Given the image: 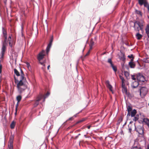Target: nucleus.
Masks as SVG:
<instances>
[{"instance_id":"obj_58","label":"nucleus","mask_w":149,"mask_h":149,"mask_svg":"<svg viewBox=\"0 0 149 149\" xmlns=\"http://www.w3.org/2000/svg\"><path fill=\"white\" fill-rule=\"evenodd\" d=\"M139 14L141 13V12L140 11H139Z\"/></svg>"},{"instance_id":"obj_10","label":"nucleus","mask_w":149,"mask_h":149,"mask_svg":"<svg viewBox=\"0 0 149 149\" xmlns=\"http://www.w3.org/2000/svg\"><path fill=\"white\" fill-rule=\"evenodd\" d=\"M127 108L128 111L127 116H129L130 115V112L132 111V107L131 106L128 105L127 106Z\"/></svg>"},{"instance_id":"obj_49","label":"nucleus","mask_w":149,"mask_h":149,"mask_svg":"<svg viewBox=\"0 0 149 149\" xmlns=\"http://www.w3.org/2000/svg\"><path fill=\"white\" fill-rule=\"evenodd\" d=\"M78 137H79L78 135H77V136H75V139H77V138H78Z\"/></svg>"},{"instance_id":"obj_30","label":"nucleus","mask_w":149,"mask_h":149,"mask_svg":"<svg viewBox=\"0 0 149 149\" xmlns=\"http://www.w3.org/2000/svg\"><path fill=\"white\" fill-rule=\"evenodd\" d=\"M50 93L49 92H47V93L45 94V95L44 97V99L43 101V102H44L45 101V99L49 96V95H50Z\"/></svg>"},{"instance_id":"obj_19","label":"nucleus","mask_w":149,"mask_h":149,"mask_svg":"<svg viewBox=\"0 0 149 149\" xmlns=\"http://www.w3.org/2000/svg\"><path fill=\"white\" fill-rule=\"evenodd\" d=\"M136 37L137 39L138 40L141 39L142 37V36L138 33L136 35Z\"/></svg>"},{"instance_id":"obj_29","label":"nucleus","mask_w":149,"mask_h":149,"mask_svg":"<svg viewBox=\"0 0 149 149\" xmlns=\"http://www.w3.org/2000/svg\"><path fill=\"white\" fill-rule=\"evenodd\" d=\"M124 74L125 77L127 78H128V77H129V73L127 71H125L124 72Z\"/></svg>"},{"instance_id":"obj_35","label":"nucleus","mask_w":149,"mask_h":149,"mask_svg":"<svg viewBox=\"0 0 149 149\" xmlns=\"http://www.w3.org/2000/svg\"><path fill=\"white\" fill-rule=\"evenodd\" d=\"M19 103H17L16 105L15 106V111H17L18 107V104Z\"/></svg>"},{"instance_id":"obj_20","label":"nucleus","mask_w":149,"mask_h":149,"mask_svg":"<svg viewBox=\"0 0 149 149\" xmlns=\"http://www.w3.org/2000/svg\"><path fill=\"white\" fill-rule=\"evenodd\" d=\"M141 148L139 145H136L135 144L131 149H140Z\"/></svg>"},{"instance_id":"obj_55","label":"nucleus","mask_w":149,"mask_h":149,"mask_svg":"<svg viewBox=\"0 0 149 149\" xmlns=\"http://www.w3.org/2000/svg\"><path fill=\"white\" fill-rule=\"evenodd\" d=\"M74 116L75 117H76V115H74Z\"/></svg>"},{"instance_id":"obj_51","label":"nucleus","mask_w":149,"mask_h":149,"mask_svg":"<svg viewBox=\"0 0 149 149\" xmlns=\"http://www.w3.org/2000/svg\"><path fill=\"white\" fill-rule=\"evenodd\" d=\"M50 66V65H49L48 66V67H47V69H48V70H49V68Z\"/></svg>"},{"instance_id":"obj_46","label":"nucleus","mask_w":149,"mask_h":149,"mask_svg":"<svg viewBox=\"0 0 149 149\" xmlns=\"http://www.w3.org/2000/svg\"><path fill=\"white\" fill-rule=\"evenodd\" d=\"M83 120H80V121H78V122H77V123H80V122H81L83 121Z\"/></svg>"},{"instance_id":"obj_14","label":"nucleus","mask_w":149,"mask_h":149,"mask_svg":"<svg viewBox=\"0 0 149 149\" xmlns=\"http://www.w3.org/2000/svg\"><path fill=\"white\" fill-rule=\"evenodd\" d=\"M139 85V83L136 81H135L132 84V86L133 88H135Z\"/></svg>"},{"instance_id":"obj_48","label":"nucleus","mask_w":149,"mask_h":149,"mask_svg":"<svg viewBox=\"0 0 149 149\" xmlns=\"http://www.w3.org/2000/svg\"><path fill=\"white\" fill-rule=\"evenodd\" d=\"M122 58V60H124L125 59L124 56Z\"/></svg>"},{"instance_id":"obj_47","label":"nucleus","mask_w":149,"mask_h":149,"mask_svg":"<svg viewBox=\"0 0 149 149\" xmlns=\"http://www.w3.org/2000/svg\"><path fill=\"white\" fill-rule=\"evenodd\" d=\"M9 45H10V47H12V45H11V44L10 42H9Z\"/></svg>"},{"instance_id":"obj_31","label":"nucleus","mask_w":149,"mask_h":149,"mask_svg":"<svg viewBox=\"0 0 149 149\" xmlns=\"http://www.w3.org/2000/svg\"><path fill=\"white\" fill-rule=\"evenodd\" d=\"M107 62L110 64L111 65L113 64L111 59V58H109L108 59Z\"/></svg>"},{"instance_id":"obj_25","label":"nucleus","mask_w":149,"mask_h":149,"mask_svg":"<svg viewBox=\"0 0 149 149\" xmlns=\"http://www.w3.org/2000/svg\"><path fill=\"white\" fill-rule=\"evenodd\" d=\"M113 70L116 72L117 70V68L116 66H114L113 64L111 65Z\"/></svg>"},{"instance_id":"obj_12","label":"nucleus","mask_w":149,"mask_h":149,"mask_svg":"<svg viewBox=\"0 0 149 149\" xmlns=\"http://www.w3.org/2000/svg\"><path fill=\"white\" fill-rule=\"evenodd\" d=\"M42 98V96H39L38 97L37 100L34 104V107L37 106L39 104V102L41 99Z\"/></svg>"},{"instance_id":"obj_6","label":"nucleus","mask_w":149,"mask_h":149,"mask_svg":"<svg viewBox=\"0 0 149 149\" xmlns=\"http://www.w3.org/2000/svg\"><path fill=\"white\" fill-rule=\"evenodd\" d=\"M14 138L13 135H11L10 137L8 145V149H13V143Z\"/></svg>"},{"instance_id":"obj_33","label":"nucleus","mask_w":149,"mask_h":149,"mask_svg":"<svg viewBox=\"0 0 149 149\" xmlns=\"http://www.w3.org/2000/svg\"><path fill=\"white\" fill-rule=\"evenodd\" d=\"M121 82H122V86H123L125 85V80L124 79H123V80H121Z\"/></svg>"},{"instance_id":"obj_40","label":"nucleus","mask_w":149,"mask_h":149,"mask_svg":"<svg viewBox=\"0 0 149 149\" xmlns=\"http://www.w3.org/2000/svg\"><path fill=\"white\" fill-rule=\"evenodd\" d=\"M2 72V66L1 65H0V74Z\"/></svg>"},{"instance_id":"obj_13","label":"nucleus","mask_w":149,"mask_h":149,"mask_svg":"<svg viewBox=\"0 0 149 149\" xmlns=\"http://www.w3.org/2000/svg\"><path fill=\"white\" fill-rule=\"evenodd\" d=\"M21 74L20 75L19 80H26V78L24 77V74L23 72L21 69H20Z\"/></svg>"},{"instance_id":"obj_8","label":"nucleus","mask_w":149,"mask_h":149,"mask_svg":"<svg viewBox=\"0 0 149 149\" xmlns=\"http://www.w3.org/2000/svg\"><path fill=\"white\" fill-rule=\"evenodd\" d=\"M148 91L147 89L145 87H142L140 89V94L143 95H146Z\"/></svg>"},{"instance_id":"obj_41","label":"nucleus","mask_w":149,"mask_h":149,"mask_svg":"<svg viewBox=\"0 0 149 149\" xmlns=\"http://www.w3.org/2000/svg\"><path fill=\"white\" fill-rule=\"evenodd\" d=\"M73 119V117H70V118H69V119H68V120H72Z\"/></svg>"},{"instance_id":"obj_57","label":"nucleus","mask_w":149,"mask_h":149,"mask_svg":"<svg viewBox=\"0 0 149 149\" xmlns=\"http://www.w3.org/2000/svg\"><path fill=\"white\" fill-rule=\"evenodd\" d=\"M80 135V134H78V136H79Z\"/></svg>"},{"instance_id":"obj_59","label":"nucleus","mask_w":149,"mask_h":149,"mask_svg":"<svg viewBox=\"0 0 149 149\" xmlns=\"http://www.w3.org/2000/svg\"><path fill=\"white\" fill-rule=\"evenodd\" d=\"M130 130H131V129H130Z\"/></svg>"},{"instance_id":"obj_1","label":"nucleus","mask_w":149,"mask_h":149,"mask_svg":"<svg viewBox=\"0 0 149 149\" xmlns=\"http://www.w3.org/2000/svg\"><path fill=\"white\" fill-rule=\"evenodd\" d=\"M15 81L17 85V88L18 93L20 94L24 91L27 88V82L26 80H18L14 77Z\"/></svg>"},{"instance_id":"obj_3","label":"nucleus","mask_w":149,"mask_h":149,"mask_svg":"<svg viewBox=\"0 0 149 149\" xmlns=\"http://www.w3.org/2000/svg\"><path fill=\"white\" fill-rule=\"evenodd\" d=\"M3 33L4 37L5 38V40L4 42L3 43L2 47V51L1 52L2 57L3 56L4 53L5 52L6 49V46L7 44L6 40L7 38L6 31L3 28Z\"/></svg>"},{"instance_id":"obj_53","label":"nucleus","mask_w":149,"mask_h":149,"mask_svg":"<svg viewBox=\"0 0 149 149\" xmlns=\"http://www.w3.org/2000/svg\"><path fill=\"white\" fill-rule=\"evenodd\" d=\"M52 39H51L50 40L49 42H51V43H52Z\"/></svg>"},{"instance_id":"obj_50","label":"nucleus","mask_w":149,"mask_h":149,"mask_svg":"<svg viewBox=\"0 0 149 149\" xmlns=\"http://www.w3.org/2000/svg\"><path fill=\"white\" fill-rule=\"evenodd\" d=\"M146 8H147L148 10L149 11V5Z\"/></svg>"},{"instance_id":"obj_22","label":"nucleus","mask_w":149,"mask_h":149,"mask_svg":"<svg viewBox=\"0 0 149 149\" xmlns=\"http://www.w3.org/2000/svg\"><path fill=\"white\" fill-rule=\"evenodd\" d=\"M143 122L145 123L149 127V120L147 118L143 119Z\"/></svg>"},{"instance_id":"obj_54","label":"nucleus","mask_w":149,"mask_h":149,"mask_svg":"<svg viewBox=\"0 0 149 149\" xmlns=\"http://www.w3.org/2000/svg\"><path fill=\"white\" fill-rule=\"evenodd\" d=\"M16 111V112L15 113V114L16 115V114H17V111Z\"/></svg>"},{"instance_id":"obj_37","label":"nucleus","mask_w":149,"mask_h":149,"mask_svg":"<svg viewBox=\"0 0 149 149\" xmlns=\"http://www.w3.org/2000/svg\"><path fill=\"white\" fill-rule=\"evenodd\" d=\"M132 78L133 80H135L136 79L134 77V76L133 75H132Z\"/></svg>"},{"instance_id":"obj_27","label":"nucleus","mask_w":149,"mask_h":149,"mask_svg":"<svg viewBox=\"0 0 149 149\" xmlns=\"http://www.w3.org/2000/svg\"><path fill=\"white\" fill-rule=\"evenodd\" d=\"M17 100L18 101V103H19L20 101L22 99V96L21 95H18L17 96Z\"/></svg>"},{"instance_id":"obj_34","label":"nucleus","mask_w":149,"mask_h":149,"mask_svg":"<svg viewBox=\"0 0 149 149\" xmlns=\"http://www.w3.org/2000/svg\"><path fill=\"white\" fill-rule=\"evenodd\" d=\"M26 64L27 67L28 68V69H31V67H30V64L28 62H26Z\"/></svg>"},{"instance_id":"obj_60","label":"nucleus","mask_w":149,"mask_h":149,"mask_svg":"<svg viewBox=\"0 0 149 149\" xmlns=\"http://www.w3.org/2000/svg\"><path fill=\"white\" fill-rule=\"evenodd\" d=\"M130 130H131V129H130Z\"/></svg>"},{"instance_id":"obj_26","label":"nucleus","mask_w":149,"mask_h":149,"mask_svg":"<svg viewBox=\"0 0 149 149\" xmlns=\"http://www.w3.org/2000/svg\"><path fill=\"white\" fill-rule=\"evenodd\" d=\"M139 118V115L138 114H137L133 119V120L134 121H136V120H138Z\"/></svg>"},{"instance_id":"obj_56","label":"nucleus","mask_w":149,"mask_h":149,"mask_svg":"<svg viewBox=\"0 0 149 149\" xmlns=\"http://www.w3.org/2000/svg\"><path fill=\"white\" fill-rule=\"evenodd\" d=\"M84 137H85L86 138V135H84Z\"/></svg>"},{"instance_id":"obj_38","label":"nucleus","mask_w":149,"mask_h":149,"mask_svg":"<svg viewBox=\"0 0 149 149\" xmlns=\"http://www.w3.org/2000/svg\"><path fill=\"white\" fill-rule=\"evenodd\" d=\"M8 40L9 42H10L11 41V38L10 36H9L8 38Z\"/></svg>"},{"instance_id":"obj_18","label":"nucleus","mask_w":149,"mask_h":149,"mask_svg":"<svg viewBox=\"0 0 149 149\" xmlns=\"http://www.w3.org/2000/svg\"><path fill=\"white\" fill-rule=\"evenodd\" d=\"M146 31V33L147 34V36L148 38H149V25H147L145 29Z\"/></svg>"},{"instance_id":"obj_9","label":"nucleus","mask_w":149,"mask_h":149,"mask_svg":"<svg viewBox=\"0 0 149 149\" xmlns=\"http://www.w3.org/2000/svg\"><path fill=\"white\" fill-rule=\"evenodd\" d=\"M106 86L112 92V93H113V90H112V86L110 84L109 82L108 81H107L106 82Z\"/></svg>"},{"instance_id":"obj_28","label":"nucleus","mask_w":149,"mask_h":149,"mask_svg":"<svg viewBox=\"0 0 149 149\" xmlns=\"http://www.w3.org/2000/svg\"><path fill=\"white\" fill-rule=\"evenodd\" d=\"M15 123L14 121H13L11 123L10 127L11 129H13L15 127Z\"/></svg>"},{"instance_id":"obj_15","label":"nucleus","mask_w":149,"mask_h":149,"mask_svg":"<svg viewBox=\"0 0 149 149\" xmlns=\"http://www.w3.org/2000/svg\"><path fill=\"white\" fill-rule=\"evenodd\" d=\"M129 65L130 67L131 68H134L135 66V63L132 61H130L129 63Z\"/></svg>"},{"instance_id":"obj_23","label":"nucleus","mask_w":149,"mask_h":149,"mask_svg":"<svg viewBox=\"0 0 149 149\" xmlns=\"http://www.w3.org/2000/svg\"><path fill=\"white\" fill-rule=\"evenodd\" d=\"M14 70L15 74L17 76H20L19 72L16 69H14Z\"/></svg>"},{"instance_id":"obj_45","label":"nucleus","mask_w":149,"mask_h":149,"mask_svg":"<svg viewBox=\"0 0 149 149\" xmlns=\"http://www.w3.org/2000/svg\"><path fill=\"white\" fill-rule=\"evenodd\" d=\"M134 57H133V58H132V59H131V61H132V62H133V59H134Z\"/></svg>"},{"instance_id":"obj_16","label":"nucleus","mask_w":149,"mask_h":149,"mask_svg":"<svg viewBox=\"0 0 149 149\" xmlns=\"http://www.w3.org/2000/svg\"><path fill=\"white\" fill-rule=\"evenodd\" d=\"M52 44V43H51V42H49V44L48 45L46 48V52L47 54H48L49 52L51 46Z\"/></svg>"},{"instance_id":"obj_24","label":"nucleus","mask_w":149,"mask_h":149,"mask_svg":"<svg viewBox=\"0 0 149 149\" xmlns=\"http://www.w3.org/2000/svg\"><path fill=\"white\" fill-rule=\"evenodd\" d=\"M94 45V42L92 40H91V42H90V50H91L93 46Z\"/></svg>"},{"instance_id":"obj_7","label":"nucleus","mask_w":149,"mask_h":149,"mask_svg":"<svg viewBox=\"0 0 149 149\" xmlns=\"http://www.w3.org/2000/svg\"><path fill=\"white\" fill-rule=\"evenodd\" d=\"M137 79L138 81L142 82H144L145 81V79L143 76L140 73L137 74Z\"/></svg>"},{"instance_id":"obj_32","label":"nucleus","mask_w":149,"mask_h":149,"mask_svg":"<svg viewBox=\"0 0 149 149\" xmlns=\"http://www.w3.org/2000/svg\"><path fill=\"white\" fill-rule=\"evenodd\" d=\"M143 5L144 6L146 7H147V6H149V5L148 3L147 0L146 1V2H145Z\"/></svg>"},{"instance_id":"obj_21","label":"nucleus","mask_w":149,"mask_h":149,"mask_svg":"<svg viewBox=\"0 0 149 149\" xmlns=\"http://www.w3.org/2000/svg\"><path fill=\"white\" fill-rule=\"evenodd\" d=\"M146 0H139V3L141 6L144 4Z\"/></svg>"},{"instance_id":"obj_44","label":"nucleus","mask_w":149,"mask_h":149,"mask_svg":"<svg viewBox=\"0 0 149 149\" xmlns=\"http://www.w3.org/2000/svg\"><path fill=\"white\" fill-rule=\"evenodd\" d=\"M87 127L88 129H90V127H91V125L88 126H87Z\"/></svg>"},{"instance_id":"obj_36","label":"nucleus","mask_w":149,"mask_h":149,"mask_svg":"<svg viewBox=\"0 0 149 149\" xmlns=\"http://www.w3.org/2000/svg\"><path fill=\"white\" fill-rule=\"evenodd\" d=\"M128 57L130 58H132L133 57V55L131 54L130 55H128Z\"/></svg>"},{"instance_id":"obj_2","label":"nucleus","mask_w":149,"mask_h":149,"mask_svg":"<svg viewBox=\"0 0 149 149\" xmlns=\"http://www.w3.org/2000/svg\"><path fill=\"white\" fill-rule=\"evenodd\" d=\"M143 22L142 21H136L134 23V28L136 31L139 32L140 30H141L143 33Z\"/></svg>"},{"instance_id":"obj_11","label":"nucleus","mask_w":149,"mask_h":149,"mask_svg":"<svg viewBox=\"0 0 149 149\" xmlns=\"http://www.w3.org/2000/svg\"><path fill=\"white\" fill-rule=\"evenodd\" d=\"M122 87L123 88V91L124 93H125L127 95L129 96V93L127 92V90L125 86V85L123 86H122Z\"/></svg>"},{"instance_id":"obj_52","label":"nucleus","mask_w":149,"mask_h":149,"mask_svg":"<svg viewBox=\"0 0 149 149\" xmlns=\"http://www.w3.org/2000/svg\"><path fill=\"white\" fill-rule=\"evenodd\" d=\"M146 149H149V145L148 146L147 148Z\"/></svg>"},{"instance_id":"obj_5","label":"nucleus","mask_w":149,"mask_h":149,"mask_svg":"<svg viewBox=\"0 0 149 149\" xmlns=\"http://www.w3.org/2000/svg\"><path fill=\"white\" fill-rule=\"evenodd\" d=\"M135 127V130L139 134L143 135V127L142 125H139Z\"/></svg>"},{"instance_id":"obj_42","label":"nucleus","mask_w":149,"mask_h":149,"mask_svg":"<svg viewBox=\"0 0 149 149\" xmlns=\"http://www.w3.org/2000/svg\"><path fill=\"white\" fill-rule=\"evenodd\" d=\"M120 78L122 80L124 79V78L121 76H120Z\"/></svg>"},{"instance_id":"obj_39","label":"nucleus","mask_w":149,"mask_h":149,"mask_svg":"<svg viewBox=\"0 0 149 149\" xmlns=\"http://www.w3.org/2000/svg\"><path fill=\"white\" fill-rule=\"evenodd\" d=\"M146 62L148 63L149 62V58H147V59L145 61Z\"/></svg>"},{"instance_id":"obj_43","label":"nucleus","mask_w":149,"mask_h":149,"mask_svg":"<svg viewBox=\"0 0 149 149\" xmlns=\"http://www.w3.org/2000/svg\"><path fill=\"white\" fill-rule=\"evenodd\" d=\"M90 53V50L88 51V52L87 53V54H86L85 56H87L89 55Z\"/></svg>"},{"instance_id":"obj_17","label":"nucleus","mask_w":149,"mask_h":149,"mask_svg":"<svg viewBox=\"0 0 149 149\" xmlns=\"http://www.w3.org/2000/svg\"><path fill=\"white\" fill-rule=\"evenodd\" d=\"M136 113V110L134 109L130 112V115L131 117L134 116Z\"/></svg>"},{"instance_id":"obj_4","label":"nucleus","mask_w":149,"mask_h":149,"mask_svg":"<svg viewBox=\"0 0 149 149\" xmlns=\"http://www.w3.org/2000/svg\"><path fill=\"white\" fill-rule=\"evenodd\" d=\"M45 55V52L44 50H43L39 53L37 56V58L39 62V63L44 66H45L44 63L45 62V60L43 62H41V61L44 58Z\"/></svg>"}]
</instances>
